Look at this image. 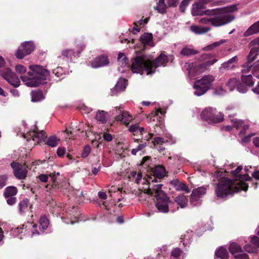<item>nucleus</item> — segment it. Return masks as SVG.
<instances>
[{"label":"nucleus","mask_w":259,"mask_h":259,"mask_svg":"<svg viewBox=\"0 0 259 259\" xmlns=\"http://www.w3.org/2000/svg\"><path fill=\"white\" fill-rule=\"evenodd\" d=\"M237 5H232L220 9H212L214 14L212 15H206L205 17L201 18L199 22L203 24H211L214 27H219L231 22L234 17L230 15L237 10Z\"/></svg>","instance_id":"4"},{"label":"nucleus","mask_w":259,"mask_h":259,"mask_svg":"<svg viewBox=\"0 0 259 259\" xmlns=\"http://www.w3.org/2000/svg\"><path fill=\"white\" fill-rule=\"evenodd\" d=\"M25 226L23 225L22 226L17 227L15 228L14 230H13V234L15 235H19V234L25 233L26 231V228L28 227V226H26L25 228H24Z\"/></svg>","instance_id":"46"},{"label":"nucleus","mask_w":259,"mask_h":259,"mask_svg":"<svg viewBox=\"0 0 259 259\" xmlns=\"http://www.w3.org/2000/svg\"><path fill=\"white\" fill-rule=\"evenodd\" d=\"M90 152H91L90 146H89L88 145L85 146L84 147V149L82 152L81 156L84 158L87 157L90 154Z\"/></svg>","instance_id":"49"},{"label":"nucleus","mask_w":259,"mask_h":259,"mask_svg":"<svg viewBox=\"0 0 259 259\" xmlns=\"http://www.w3.org/2000/svg\"><path fill=\"white\" fill-rule=\"evenodd\" d=\"M215 77L212 75H204L201 79L196 81L194 84V94L197 96L204 95L211 87Z\"/></svg>","instance_id":"6"},{"label":"nucleus","mask_w":259,"mask_h":259,"mask_svg":"<svg viewBox=\"0 0 259 259\" xmlns=\"http://www.w3.org/2000/svg\"><path fill=\"white\" fill-rule=\"evenodd\" d=\"M232 121L234 122V125L236 126V128L239 129L241 128L243 123V121L241 120H238L237 119H232Z\"/></svg>","instance_id":"52"},{"label":"nucleus","mask_w":259,"mask_h":259,"mask_svg":"<svg viewBox=\"0 0 259 259\" xmlns=\"http://www.w3.org/2000/svg\"><path fill=\"white\" fill-rule=\"evenodd\" d=\"M170 184L175 188L177 191H185L187 193L190 192L189 188L184 183L180 182L178 179H174L170 182Z\"/></svg>","instance_id":"20"},{"label":"nucleus","mask_w":259,"mask_h":259,"mask_svg":"<svg viewBox=\"0 0 259 259\" xmlns=\"http://www.w3.org/2000/svg\"><path fill=\"white\" fill-rule=\"evenodd\" d=\"M213 10H204L203 4L202 3H196L192 5L191 13L193 16L212 15L214 14Z\"/></svg>","instance_id":"11"},{"label":"nucleus","mask_w":259,"mask_h":259,"mask_svg":"<svg viewBox=\"0 0 259 259\" xmlns=\"http://www.w3.org/2000/svg\"><path fill=\"white\" fill-rule=\"evenodd\" d=\"M259 32V22H256L251 25L248 29L244 32L245 36H249L251 35L256 34Z\"/></svg>","instance_id":"26"},{"label":"nucleus","mask_w":259,"mask_h":259,"mask_svg":"<svg viewBox=\"0 0 259 259\" xmlns=\"http://www.w3.org/2000/svg\"><path fill=\"white\" fill-rule=\"evenodd\" d=\"M17 193V189L14 186L8 187L5 190V196L6 197H13Z\"/></svg>","instance_id":"35"},{"label":"nucleus","mask_w":259,"mask_h":259,"mask_svg":"<svg viewBox=\"0 0 259 259\" xmlns=\"http://www.w3.org/2000/svg\"><path fill=\"white\" fill-rule=\"evenodd\" d=\"M75 130L74 128H73L72 131L69 130L68 129H66V130L65 131L67 135V137H66V138L70 139L72 137H74V133L75 132Z\"/></svg>","instance_id":"57"},{"label":"nucleus","mask_w":259,"mask_h":259,"mask_svg":"<svg viewBox=\"0 0 259 259\" xmlns=\"http://www.w3.org/2000/svg\"><path fill=\"white\" fill-rule=\"evenodd\" d=\"M154 175L157 178H161L165 176V170L164 167L161 165L155 166L154 170Z\"/></svg>","instance_id":"36"},{"label":"nucleus","mask_w":259,"mask_h":259,"mask_svg":"<svg viewBox=\"0 0 259 259\" xmlns=\"http://www.w3.org/2000/svg\"><path fill=\"white\" fill-rule=\"evenodd\" d=\"M241 80L244 84L247 86H251L254 83L252 76L251 74L247 75L246 73H243L241 76Z\"/></svg>","instance_id":"32"},{"label":"nucleus","mask_w":259,"mask_h":259,"mask_svg":"<svg viewBox=\"0 0 259 259\" xmlns=\"http://www.w3.org/2000/svg\"><path fill=\"white\" fill-rule=\"evenodd\" d=\"M226 41H227L224 39L220 40L219 41H217V42H213V44H212L211 45H208L207 46H206L204 48V50H209V51L212 50L213 49H214L215 48L219 47L221 45H222L224 43H225Z\"/></svg>","instance_id":"39"},{"label":"nucleus","mask_w":259,"mask_h":259,"mask_svg":"<svg viewBox=\"0 0 259 259\" xmlns=\"http://www.w3.org/2000/svg\"><path fill=\"white\" fill-rule=\"evenodd\" d=\"M21 136L24 138L27 139V141H29L30 138L37 143L41 142L44 139V134L42 132H31L25 134L24 133H21Z\"/></svg>","instance_id":"16"},{"label":"nucleus","mask_w":259,"mask_h":259,"mask_svg":"<svg viewBox=\"0 0 259 259\" xmlns=\"http://www.w3.org/2000/svg\"><path fill=\"white\" fill-rule=\"evenodd\" d=\"M191 31L197 35L203 34L208 31L211 29L209 26H202L199 25H192L190 28Z\"/></svg>","instance_id":"21"},{"label":"nucleus","mask_w":259,"mask_h":259,"mask_svg":"<svg viewBox=\"0 0 259 259\" xmlns=\"http://www.w3.org/2000/svg\"><path fill=\"white\" fill-rule=\"evenodd\" d=\"M132 115L127 111L120 110L119 114L115 117V120L123 124L127 125L132 121Z\"/></svg>","instance_id":"17"},{"label":"nucleus","mask_w":259,"mask_h":259,"mask_svg":"<svg viewBox=\"0 0 259 259\" xmlns=\"http://www.w3.org/2000/svg\"><path fill=\"white\" fill-rule=\"evenodd\" d=\"M60 141V139L55 136H51L49 137L46 142V143L49 146L52 147H56Z\"/></svg>","instance_id":"33"},{"label":"nucleus","mask_w":259,"mask_h":259,"mask_svg":"<svg viewBox=\"0 0 259 259\" xmlns=\"http://www.w3.org/2000/svg\"><path fill=\"white\" fill-rule=\"evenodd\" d=\"M190 203L193 206L200 205L201 203L200 198L196 196L195 194L192 193L190 197Z\"/></svg>","instance_id":"41"},{"label":"nucleus","mask_w":259,"mask_h":259,"mask_svg":"<svg viewBox=\"0 0 259 259\" xmlns=\"http://www.w3.org/2000/svg\"><path fill=\"white\" fill-rule=\"evenodd\" d=\"M109 63L108 59L105 56H101L96 58L91 62L93 68H99L107 65Z\"/></svg>","instance_id":"18"},{"label":"nucleus","mask_w":259,"mask_h":259,"mask_svg":"<svg viewBox=\"0 0 259 259\" xmlns=\"http://www.w3.org/2000/svg\"><path fill=\"white\" fill-rule=\"evenodd\" d=\"M210 55L209 54H203L201 56V60H206V61L196 66L195 69L197 72H203L205 70L207 69L209 66L213 65L218 60V59L216 58L210 59Z\"/></svg>","instance_id":"12"},{"label":"nucleus","mask_w":259,"mask_h":259,"mask_svg":"<svg viewBox=\"0 0 259 259\" xmlns=\"http://www.w3.org/2000/svg\"><path fill=\"white\" fill-rule=\"evenodd\" d=\"M191 1V0H183L180 6V10L182 12H184L186 7L188 5L189 3Z\"/></svg>","instance_id":"50"},{"label":"nucleus","mask_w":259,"mask_h":259,"mask_svg":"<svg viewBox=\"0 0 259 259\" xmlns=\"http://www.w3.org/2000/svg\"><path fill=\"white\" fill-rule=\"evenodd\" d=\"M179 0H168L167 3L169 7H176Z\"/></svg>","instance_id":"63"},{"label":"nucleus","mask_w":259,"mask_h":259,"mask_svg":"<svg viewBox=\"0 0 259 259\" xmlns=\"http://www.w3.org/2000/svg\"><path fill=\"white\" fill-rule=\"evenodd\" d=\"M237 91L241 93H245L247 92V89L246 87L240 84L237 87Z\"/></svg>","instance_id":"58"},{"label":"nucleus","mask_w":259,"mask_h":259,"mask_svg":"<svg viewBox=\"0 0 259 259\" xmlns=\"http://www.w3.org/2000/svg\"><path fill=\"white\" fill-rule=\"evenodd\" d=\"M165 139V143H167L168 144H174L176 142V140L170 134H167L165 135L164 137Z\"/></svg>","instance_id":"45"},{"label":"nucleus","mask_w":259,"mask_h":259,"mask_svg":"<svg viewBox=\"0 0 259 259\" xmlns=\"http://www.w3.org/2000/svg\"><path fill=\"white\" fill-rule=\"evenodd\" d=\"M126 81L124 78H120L112 91V94H116L117 92L124 90L126 86Z\"/></svg>","instance_id":"24"},{"label":"nucleus","mask_w":259,"mask_h":259,"mask_svg":"<svg viewBox=\"0 0 259 259\" xmlns=\"http://www.w3.org/2000/svg\"><path fill=\"white\" fill-rule=\"evenodd\" d=\"M78 54H76L72 49H66L62 50L61 55L58 57L56 62L58 65H63L69 61H71Z\"/></svg>","instance_id":"9"},{"label":"nucleus","mask_w":259,"mask_h":259,"mask_svg":"<svg viewBox=\"0 0 259 259\" xmlns=\"http://www.w3.org/2000/svg\"><path fill=\"white\" fill-rule=\"evenodd\" d=\"M235 258L236 259H248V256L242 251L241 253L238 254V255H235Z\"/></svg>","instance_id":"56"},{"label":"nucleus","mask_w":259,"mask_h":259,"mask_svg":"<svg viewBox=\"0 0 259 259\" xmlns=\"http://www.w3.org/2000/svg\"><path fill=\"white\" fill-rule=\"evenodd\" d=\"M249 48L250 49V52L247 56L248 60H255L256 56L258 54L259 51V39L255 38L249 44Z\"/></svg>","instance_id":"15"},{"label":"nucleus","mask_w":259,"mask_h":259,"mask_svg":"<svg viewBox=\"0 0 259 259\" xmlns=\"http://www.w3.org/2000/svg\"><path fill=\"white\" fill-rule=\"evenodd\" d=\"M215 254L216 256L221 259H228L229 254L227 250L224 247H220L215 251Z\"/></svg>","instance_id":"30"},{"label":"nucleus","mask_w":259,"mask_h":259,"mask_svg":"<svg viewBox=\"0 0 259 259\" xmlns=\"http://www.w3.org/2000/svg\"><path fill=\"white\" fill-rule=\"evenodd\" d=\"M108 118V113L103 110H99L97 112L96 119L101 123H105Z\"/></svg>","instance_id":"29"},{"label":"nucleus","mask_w":259,"mask_h":259,"mask_svg":"<svg viewBox=\"0 0 259 259\" xmlns=\"http://www.w3.org/2000/svg\"><path fill=\"white\" fill-rule=\"evenodd\" d=\"M38 179L42 182H46L48 181V177L47 175L45 174H41L38 176Z\"/></svg>","instance_id":"60"},{"label":"nucleus","mask_w":259,"mask_h":259,"mask_svg":"<svg viewBox=\"0 0 259 259\" xmlns=\"http://www.w3.org/2000/svg\"><path fill=\"white\" fill-rule=\"evenodd\" d=\"M40 229L44 232L49 226V220L45 216H42L39 220Z\"/></svg>","instance_id":"37"},{"label":"nucleus","mask_w":259,"mask_h":259,"mask_svg":"<svg viewBox=\"0 0 259 259\" xmlns=\"http://www.w3.org/2000/svg\"><path fill=\"white\" fill-rule=\"evenodd\" d=\"M175 201L181 208H183L187 206L188 199L186 195L181 194L175 198Z\"/></svg>","instance_id":"25"},{"label":"nucleus","mask_w":259,"mask_h":259,"mask_svg":"<svg viewBox=\"0 0 259 259\" xmlns=\"http://www.w3.org/2000/svg\"><path fill=\"white\" fill-rule=\"evenodd\" d=\"M238 58L237 56H234L229 60L222 63L220 67V70L233 69L237 63Z\"/></svg>","instance_id":"19"},{"label":"nucleus","mask_w":259,"mask_h":259,"mask_svg":"<svg viewBox=\"0 0 259 259\" xmlns=\"http://www.w3.org/2000/svg\"><path fill=\"white\" fill-rule=\"evenodd\" d=\"M30 71L28 72L29 77L21 76V79L25 84L29 87H35L42 83L49 76V71L40 65H30Z\"/></svg>","instance_id":"5"},{"label":"nucleus","mask_w":259,"mask_h":259,"mask_svg":"<svg viewBox=\"0 0 259 259\" xmlns=\"http://www.w3.org/2000/svg\"><path fill=\"white\" fill-rule=\"evenodd\" d=\"M206 188L204 187H200L196 189H194L192 192L196 196H198L201 198L206 193Z\"/></svg>","instance_id":"38"},{"label":"nucleus","mask_w":259,"mask_h":259,"mask_svg":"<svg viewBox=\"0 0 259 259\" xmlns=\"http://www.w3.org/2000/svg\"><path fill=\"white\" fill-rule=\"evenodd\" d=\"M250 179L248 175H239L235 181L225 177L222 178L215 188L217 196L223 198L241 190L246 191L248 185L244 181H249Z\"/></svg>","instance_id":"3"},{"label":"nucleus","mask_w":259,"mask_h":259,"mask_svg":"<svg viewBox=\"0 0 259 259\" xmlns=\"http://www.w3.org/2000/svg\"><path fill=\"white\" fill-rule=\"evenodd\" d=\"M15 70L18 73L22 75L26 72V68L22 65H18L15 67Z\"/></svg>","instance_id":"47"},{"label":"nucleus","mask_w":259,"mask_h":259,"mask_svg":"<svg viewBox=\"0 0 259 259\" xmlns=\"http://www.w3.org/2000/svg\"><path fill=\"white\" fill-rule=\"evenodd\" d=\"M152 142L154 144V146H155L156 145H158V144L161 145L163 143H165V139L164 138L157 137H155L153 139V141H152Z\"/></svg>","instance_id":"48"},{"label":"nucleus","mask_w":259,"mask_h":259,"mask_svg":"<svg viewBox=\"0 0 259 259\" xmlns=\"http://www.w3.org/2000/svg\"><path fill=\"white\" fill-rule=\"evenodd\" d=\"M181 253V250L179 248H177L174 249L172 251L171 256L175 258H177L180 255Z\"/></svg>","instance_id":"54"},{"label":"nucleus","mask_w":259,"mask_h":259,"mask_svg":"<svg viewBox=\"0 0 259 259\" xmlns=\"http://www.w3.org/2000/svg\"><path fill=\"white\" fill-rule=\"evenodd\" d=\"M31 101L33 102H38L44 99V96L40 91H33L31 93Z\"/></svg>","instance_id":"28"},{"label":"nucleus","mask_w":259,"mask_h":259,"mask_svg":"<svg viewBox=\"0 0 259 259\" xmlns=\"http://www.w3.org/2000/svg\"><path fill=\"white\" fill-rule=\"evenodd\" d=\"M254 60H251L249 61L248 58H247V61L243 66L242 69V73H247L250 70H251L252 73L254 75H258L257 72L259 71V60H257L255 62L252 63Z\"/></svg>","instance_id":"14"},{"label":"nucleus","mask_w":259,"mask_h":259,"mask_svg":"<svg viewBox=\"0 0 259 259\" xmlns=\"http://www.w3.org/2000/svg\"><path fill=\"white\" fill-rule=\"evenodd\" d=\"M198 52L192 48L189 47H185L181 51L180 54L184 56H190L196 54Z\"/></svg>","instance_id":"34"},{"label":"nucleus","mask_w":259,"mask_h":259,"mask_svg":"<svg viewBox=\"0 0 259 259\" xmlns=\"http://www.w3.org/2000/svg\"><path fill=\"white\" fill-rule=\"evenodd\" d=\"M147 22H148V19L145 18L144 20L141 19V20H139V21L134 22V24H135V25H144V24H146L147 23Z\"/></svg>","instance_id":"61"},{"label":"nucleus","mask_w":259,"mask_h":259,"mask_svg":"<svg viewBox=\"0 0 259 259\" xmlns=\"http://www.w3.org/2000/svg\"><path fill=\"white\" fill-rule=\"evenodd\" d=\"M117 61L119 65L122 68H124L127 66L128 60L124 54L119 53L118 55Z\"/></svg>","instance_id":"31"},{"label":"nucleus","mask_w":259,"mask_h":259,"mask_svg":"<svg viewBox=\"0 0 259 259\" xmlns=\"http://www.w3.org/2000/svg\"><path fill=\"white\" fill-rule=\"evenodd\" d=\"M237 82L238 80L235 78L229 79L227 83V87L228 88L230 91L234 90L237 85Z\"/></svg>","instance_id":"43"},{"label":"nucleus","mask_w":259,"mask_h":259,"mask_svg":"<svg viewBox=\"0 0 259 259\" xmlns=\"http://www.w3.org/2000/svg\"><path fill=\"white\" fill-rule=\"evenodd\" d=\"M166 5L164 2L159 1L158 5L156 7H154V9L157 10L160 13H163L166 9Z\"/></svg>","instance_id":"42"},{"label":"nucleus","mask_w":259,"mask_h":259,"mask_svg":"<svg viewBox=\"0 0 259 259\" xmlns=\"http://www.w3.org/2000/svg\"><path fill=\"white\" fill-rule=\"evenodd\" d=\"M7 201L9 205H12L15 203L16 198L13 197H9Z\"/></svg>","instance_id":"62"},{"label":"nucleus","mask_w":259,"mask_h":259,"mask_svg":"<svg viewBox=\"0 0 259 259\" xmlns=\"http://www.w3.org/2000/svg\"><path fill=\"white\" fill-rule=\"evenodd\" d=\"M229 250L234 257L235 255H238L242 252L241 247L235 242L230 244Z\"/></svg>","instance_id":"27"},{"label":"nucleus","mask_w":259,"mask_h":259,"mask_svg":"<svg viewBox=\"0 0 259 259\" xmlns=\"http://www.w3.org/2000/svg\"><path fill=\"white\" fill-rule=\"evenodd\" d=\"M244 249L245 251L249 253H253L256 251V247H254L252 246L251 244H247L244 247Z\"/></svg>","instance_id":"51"},{"label":"nucleus","mask_w":259,"mask_h":259,"mask_svg":"<svg viewBox=\"0 0 259 259\" xmlns=\"http://www.w3.org/2000/svg\"><path fill=\"white\" fill-rule=\"evenodd\" d=\"M140 41L144 45H148L150 47L154 46L153 41V36L151 33H144L140 37Z\"/></svg>","instance_id":"23"},{"label":"nucleus","mask_w":259,"mask_h":259,"mask_svg":"<svg viewBox=\"0 0 259 259\" xmlns=\"http://www.w3.org/2000/svg\"><path fill=\"white\" fill-rule=\"evenodd\" d=\"M251 243L257 247H259V238L256 236H253L251 239Z\"/></svg>","instance_id":"55"},{"label":"nucleus","mask_w":259,"mask_h":259,"mask_svg":"<svg viewBox=\"0 0 259 259\" xmlns=\"http://www.w3.org/2000/svg\"><path fill=\"white\" fill-rule=\"evenodd\" d=\"M34 48L35 46L32 41L24 42L18 49L16 56L19 59H22L25 56L30 54Z\"/></svg>","instance_id":"8"},{"label":"nucleus","mask_w":259,"mask_h":259,"mask_svg":"<svg viewBox=\"0 0 259 259\" xmlns=\"http://www.w3.org/2000/svg\"><path fill=\"white\" fill-rule=\"evenodd\" d=\"M7 177L6 176H0V189L6 185Z\"/></svg>","instance_id":"53"},{"label":"nucleus","mask_w":259,"mask_h":259,"mask_svg":"<svg viewBox=\"0 0 259 259\" xmlns=\"http://www.w3.org/2000/svg\"><path fill=\"white\" fill-rule=\"evenodd\" d=\"M226 41H227L224 39L220 40L219 41H217V42H213V44H212L211 45H208L207 46H206L204 48V50H209V51L212 50L213 49H214L215 48L219 47L221 45H222L224 43H225Z\"/></svg>","instance_id":"40"},{"label":"nucleus","mask_w":259,"mask_h":259,"mask_svg":"<svg viewBox=\"0 0 259 259\" xmlns=\"http://www.w3.org/2000/svg\"><path fill=\"white\" fill-rule=\"evenodd\" d=\"M66 150L64 148L59 147L57 149V154L59 156H62L65 153Z\"/></svg>","instance_id":"59"},{"label":"nucleus","mask_w":259,"mask_h":259,"mask_svg":"<svg viewBox=\"0 0 259 259\" xmlns=\"http://www.w3.org/2000/svg\"><path fill=\"white\" fill-rule=\"evenodd\" d=\"M128 131L133 133L134 135H137L139 134H140L141 135H143L144 133H148L144 127L140 126L139 124L131 125L128 127Z\"/></svg>","instance_id":"22"},{"label":"nucleus","mask_w":259,"mask_h":259,"mask_svg":"<svg viewBox=\"0 0 259 259\" xmlns=\"http://www.w3.org/2000/svg\"><path fill=\"white\" fill-rule=\"evenodd\" d=\"M28 200L26 199L21 201L19 204V211L21 213L24 212L28 207Z\"/></svg>","instance_id":"44"},{"label":"nucleus","mask_w":259,"mask_h":259,"mask_svg":"<svg viewBox=\"0 0 259 259\" xmlns=\"http://www.w3.org/2000/svg\"><path fill=\"white\" fill-rule=\"evenodd\" d=\"M167 62V57L163 54H161L155 61L150 55H141L134 59L131 69L136 73L152 74L155 72L157 67L165 65Z\"/></svg>","instance_id":"2"},{"label":"nucleus","mask_w":259,"mask_h":259,"mask_svg":"<svg viewBox=\"0 0 259 259\" xmlns=\"http://www.w3.org/2000/svg\"><path fill=\"white\" fill-rule=\"evenodd\" d=\"M201 117L204 121L208 123H218L224 119V115L212 107L205 108L201 113Z\"/></svg>","instance_id":"7"},{"label":"nucleus","mask_w":259,"mask_h":259,"mask_svg":"<svg viewBox=\"0 0 259 259\" xmlns=\"http://www.w3.org/2000/svg\"><path fill=\"white\" fill-rule=\"evenodd\" d=\"M252 91L254 94L258 95L259 98V82L255 86V87L252 89Z\"/></svg>","instance_id":"64"},{"label":"nucleus","mask_w":259,"mask_h":259,"mask_svg":"<svg viewBox=\"0 0 259 259\" xmlns=\"http://www.w3.org/2000/svg\"><path fill=\"white\" fill-rule=\"evenodd\" d=\"M1 75L5 79L14 87H18L19 86L20 81L19 78L10 69H5Z\"/></svg>","instance_id":"10"},{"label":"nucleus","mask_w":259,"mask_h":259,"mask_svg":"<svg viewBox=\"0 0 259 259\" xmlns=\"http://www.w3.org/2000/svg\"><path fill=\"white\" fill-rule=\"evenodd\" d=\"M11 167L13 169L14 173L16 178L19 179H24L27 174V168L24 164H20L18 163L13 162Z\"/></svg>","instance_id":"13"},{"label":"nucleus","mask_w":259,"mask_h":259,"mask_svg":"<svg viewBox=\"0 0 259 259\" xmlns=\"http://www.w3.org/2000/svg\"><path fill=\"white\" fill-rule=\"evenodd\" d=\"M156 182L155 178H149L147 181L149 186L148 188H143L139 194L140 201H145L148 198L153 199L154 196L157 199L156 207L161 212L167 213L169 211V205L171 202L166 194L161 190L162 184L153 185L150 183Z\"/></svg>","instance_id":"1"}]
</instances>
